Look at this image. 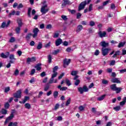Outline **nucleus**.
Here are the masks:
<instances>
[{
  "label": "nucleus",
  "instance_id": "nucleus-1",
  "mask_svg": "<svg viewBox=\"0 0 126 126\" xmlns=\"http://www.w3.org/2000/svg\"><path fill=\"white\" fill-rule=\"evenodd\" d=\"M110 87L111 90L112 91H116L117 94H119V93H120L122 90H123V88L117 87V84H113L110 85Z\"/></svg>",
  "mask_w": 126,
  "mask_h": 126
},
{
  "label": "nucleus",
  "instance_id": "nucleus-2",
  "mask_svg": "<svg viewBox=\"0 0 126 126\" xmlns=\"http://www.w3.org/2000/svg\"><path fill=\"white\" fill-rule=\"evenodd\" d=\"M14 113H15V110L13 109L12 110V112L11 113L10 116L6 119L4 123V125L5 126L9 122V121H11V120L14 118Z\"/></svg>",
  "mask_w": 126,
  "mask_h": 126
},
{
  "label": "nucleus",
  "instance_id": "nucleus-3",
  "mask_svg": "<svg viewBox=\"0 0 126 126\" xmlns=\"http://www.w3.org/2000/svg\"><path fill=\"white\" fill-rule=\"evenodd\" d=\"M78 91L80 94H83L84 92H88L89 89H88L87 86L84 85L83 87H80L78 88Z\"/></svg>",
  "mask_w": 126,
  "mask_h": 126
},
{
  "label": "nucleus",
  "instance_id": "nucleus-4",
  "mask_svg": "<svg viewBox=\"0 0 126 126\" xmlns=\"http://www.w3.org/2000/svg\"><path fill=\"white\" fill-rule=\"evenodd\" d=\"M22 94V91L21 90H18L15 93L13 94L14 98L19 99L21 98V94Z\"/></svg>",
  "mask_w": 126,
  "mask_h": 126
},
{
  "label": "nucleus",
  "instance_id": "nucleus-5",
  "mask_svg": "<svg viewBox=\"0 0 126 126\" xmlns=\"http://www.w3.org/2000/svg\"><path fill=\"white\" fill-rule=\"evenodd\" d=\"M87 4V1L86 0L82 1L78 6V11H80V10H82V9H84L85 6Z\"/></svg>",
  "mask_w": 126,
  "mask_h": 126
},
{
  "label": "nucleus",
  "instance_id": "nucleus-6",
  "mask_svg": "<svg viewBox=\"0 0 126 126\" xmlns=\"http://www.w3.org/2000/svg\"><path fill=\"white\" fill-rule=\"evenodd\" d=\"M110 51H111L110 48H101V53H102V56H103V57H106V56H107V55H108V54H109V52H110Z\"/></svg>",
  "mask_w": 126,
  "mask_h": 126
},
{
  "label": "nucleus",
  "instance_id": "nucleus-7",
  "mask_svg": "<svg viewBox=\"0 0 126 126\" xmlns=\"http://www.w3.org/2000/svg\"><path fill=\"white\" fill-rule=\"evenodd\" d=\"M70 59L67 60V59L66 58L64 59V60L63 61V67H66V66H67V65H68V64L70 63Z\"/></svg>",
  "mask_w": 126,
  "mask_h": 126
},
{
  "label": "nucleus",
  "instance_id": "nucleus-8",
  "mask_svg": "<svg viewBox=\"0 0 126 126\" xmlns=\"http://www.w3.org/2000/svg\"><path fill=\"white\" fill-rule=\"evenodd\" d=\"M63 3L62 4V6L64 7L66 5H70L71 4V2L69 0H63Z\"/></svg>",
  "mask_w": 126,
  "mask_h": 126
},
{
  "label": "nucleus",
  "instance_id": "nucleus-9",
  "mask_svg": "<svg viewBox=\"0 0 126 126\" xmlns=\"http://www.w3.org/2000/svg\"><path fill=\"white\" fill-rule=\"evenodd\" d=\"M98 35L100 38H104L107 35V32L105 31L102 32V31H99V32H98Z\"/></svg>",
  "mask_w": 126,
  "mask_h": 126
},
{
  "label": "nucleus",
  "instance_id": "nucleus-10",
  "mask_svg": "<svg viewBox=\"0 0 126 126\" xmlns=\"http://www.w3.org/2000/svg\"><path fill=\"white\" fill-rule=\"evenodd\" d=\"M57 75L58 72H53V74H52L51 78L49 80V83H54V78H55V77H57Z\"/></svg>",
  "mask_w": 126,
  "mask_h": 126
},
{
  "label": "nucleus",
  "instance_id": "nucleus-11",
  "mask_svg": "<svg viewBox=\"0 0 126 126\" xmlns=\"http://www.w3.org/2000/svg\"><path fill=\"white\" fill-rule=\"evenodd\" d=\"M38 32H39V29L35 28L33 30L32 37L33 38H36V36H38Z\"/></svg>",
  "mask_w": 126,
  "mask_h": 126
},
{
  "label": "nucleus",
  "instance_id": "nucleus-12",
  "mask_svg": "<svg viewBox=\"0 0 126 126\" xmlns=\"http://www.w3.org/2000/svg\"><path fill=\"white\" fill-rule=\"evenodd\" d=\"M100 45L103 48H107V47H109V43L106 42V41H101L100 43Z\"/></svg>",
  "mask_w": 126,
  "mask_h": 126
},
{
  "label": "nucleus",
  "instance_id": "nucleus-13",
  "mask_svg": "<svg viewBox=\"0 0 126 126\" xmlns=\"http://www.w3.org/2000/svg\"><path fill=\"white\" fill-rule=\"evenodd\" d=\"M63 43V39L61 38H59L57 40H56L55 41V45L56 47H59L61 44Z\"/></svg>",
  "mask_w": 126,
  "mask_h": 126
},
{
  "label": "nucleus",
  "instance_id": "nucleus-14",
  "mask_svg": "<svg viewBox=\"0 0 126 126\" xmlns=\"http://www.w3.org/2000/svg\"><path fill=\"white\" fill-rule=\"evenodd\" d=\"M41 65H42V64L41 63H38L36 64V65L34 66L35 68H36V70L40 71V70L42 69V67H41Z\"/></svg>",
  "mask_w": 126,
  "mask_h": 126
},
{
  "label": "nucleus",
  "instance_id": "nucleus-15",
  "mask_svg": "<svg viewBox=\"0 0 126 126\" xmlns=\"http://www.w3.org/2000/svg\"><path fill=\"white\" fill-rule=\"evenodd\" d=\"M57 88L58 89H60V91H65L66 90H67V87H62V86L59 85Z\"/></svg>",
  "mask_w": 126,
  "mask_h": 126
},
{
  "label": "nucleus",
  "instance_id": "nucleus-16",
  "mask_svg": "<svg viewBox=\"0 0 126 126\" xmlns=\"http://www.w3.org/2000/svg\"><path fill=\"white\" fill-rule=\"evenodd\" d=\"M111 82H112V83L121 84V81H120V80H119V79L117 78L112 79L111 80Z\"/></svg>",
  "mask_w": 126,
  "mask_h": 126
},
{
  "label": "nucleus",
  "instance_id": "nucleus-17",
  "mask_svg": "<svg viewBox=\"0 0 126 126\" xmlns=\"http://www.w3.org/2000/svg\"><path fill=\"white\" fill-rule=\"evenodd\" d=\"M82 29H83V26H82L81 25H79L77 27V30L76 31L77 32H79L80 31H81V30H82Z\"/></svg>",
  "mask_w": 126,
  "mask_h": 126
},
{
  "label": "nucleus",
  "instance_id": "nucleus-18",
  "mask_svg": "<svg viewBox=\"0 0 126 126\" xmlns=\"http://www.w3.org/2000/svg\"><path fill=\"white\" fill-rule=\"evenodd\" d=\"M17 23H18V26L20 27H22V25H23V23H22V20L20 19H18L17 20Z\"/></svg>",
  "mask_w": 126,
  "mask_h": 126
},
{
  "label": "nucleus",
  "instance_id": "nucleus-19",
  "mask_svg": "<svg viewBox=\"0 0 126 126\" xmlns=\"http://www.w3.org/2000/svg\"><path fill=\"white\" fill-rule=\"evenodd\" d=\"M52 83H50V81L46 85L45 88H44V91H48L49 90V89L50 88V84H52Z\"/></svg>",
  "mask_w": 126,
  "mask_h": 126
},
{
  "label": "nucleus",
  "instance_id": "nucleus-20",
  "mask_svg": "<svg viewBox=\"0 0 126 126\" xmlns=\"http://www.w3.org/2000/svg\"><path fill=\"white\" fill-rule=\"evenodd\" d=\"M106 94H103L98 97H97V100L98 101H103L104 99H105V97H106Z\"/></svg>",
  "mask_w": 126,
  "mask_h": 126
},
{
  "label": "nucleus",
  "instance_id": "nucleus-21",
  "mask_svg": "<svg viewBox=\"0 0 126 126\" xmlns=\"http://www.w3.org/2000/svg\"><path fill=\"white\" fill-rule=\"evenodd\" d=\"M126 103V97H124L123 98V101L120 102V106H124V105H125Z\"/></svg>",
  "mask_w": 126,
  "mask_h": 126
},
{
  "label": "nucleus",
  "instance_id": "nucleus-22",
  "mask_svg": "<svg viewBox=\"0 0 126 126\" xmlns=\"http://www.w3.org/2000/svg\"><path fill=\"white\" fill-rule=\"evenodd\" d=\"M121 54V51H117L115 52V53L113 55V56H112V58H117V56H120Z\"/></svg>",
  "mask_w": 126,
  "mask_h": 126
},
{
  "label": "nucleus",
  "instance_id": "nucleus-23",
  "mask_svg": "<svg viewBox=\"0 0 126 126\" xmlns=\"http://www.w3.org/2000/svg\"><path fill=\"white\" fill-rule=\"evenodd\" d=\"M21 31V27L18 26L15 29L16 34H19L20 33V31Z\"/></svg>",
  "mask_w": 126,
  "mask_h": 126
},
{
  "label": "nucleus",
  "instance_id": "nucleus-24",
  "mask_svg": "<svg viewBox=\"0 0 126 126\" xmlns=\"http://www.w3.org/2000/svg\"><path fill=\"white\" fill-rule=\"evenodd\" d=\"M25 107L26 109H28V110H30L31 109V104L29 103H26L25 104Z\"/></svg>",
  "mask_w": 126,
  "mask_h": 126
},
{
  "label": "nucleus",
  "instance_id": "nucleus-25",
  "mask_svg": "<svg viewBox=\"0 0 126 126\" xmlns=\"http://www.w3.org/2000/svg\"><path fill=\"white\" fill-rule=\"evenodd\" d=\"M43 48V43L42 42H39L38 44L37 45V46L36 47V49L37 50H41Z\"/></svg>",
  "mask_w": 126,
  "mask_h": 126
},
{
  "label": "nucleus",
  "instance_id": "nucleus-26",
  "mask_svg": "<svg viewBox=\"0 0 126 126\" xmlns=\"http://www.w3.org/2000/svg\"><path fill=\"white\" fill-rule=\"evenodd\" d=\"M31 11H32V8L29 7L28 10V15L30 18H31Z\"/></svg>",
  "mask_w": 126,
  "mask_h": 126
},
{
  "label": "nucleus",
  "instance_id": "nucleus-27",
  "mask_svg": "<svg viewBox=\"0 0 126 126\" xmlns=\"http://www.w3.org/2000/svg\"><path fill=\"white\" fill-rule=\"evenodd\" d=\"M40 11L42 13H43V14H45V13H47V12L49 11V9H41Z\"/></svg>",
  "mask_w": 126,
  "mask_h": 126
},
{
  "label": "nucleus",
  "instance_id": "nucleus-28",
  "mask_svg": "<svg viewBox=\"0 0 126 126\" xmlns=\"http://www.w3.org/2000/svg\"><path fill=\"white\" fill-rule=\"evenodd\" d=\"M18 123L17 122H10L8 125V126H17V124Z\"/></svg>",
  "mask_w": 126,
  "mask_h": 126
},
{
  "label": "nucleus",
  "instance_id": "nucleus-29",
  "mask_svg": "<svg viewBox=\"0 0 126 126\" xmlns=\"http://www.w3.org/2000/svg\"><path fill=\"white\" fill-rule=\"evenodd\" d=\"M4 107L6 110H7L8 109H9V107H10V105L9 104V103L6 102L4 105Z\"/></svg>",
  "mask_w": 126,
  "mask_h": 126
},
{
  "label": "nucleus",
  "instance_id": "nucleus-30",
  "mask_svg": "<svg viewBox=\"0 0 126 126\" xmlns=\"http://www.w3.org/2000/svg\"><path fill=\"white\" fill-rule=\"evenodd\" d=\"M1 113L2 115H6V114H7V110L5 108H2Z\"/></svg>",
  "mask_w": 126,
  "mask_h": 126
},
{
  "label": "nucleus",
  "instance_id": "nucleus-31",
  "mask_svg": "<svg viewBox=\"0 0 126 126\" xmlns=\"http://www.w3.org/2000/svg\"><path fill=\"white\" fill-rule=\"evenodd\" d=\"M10 91V87H7L4 88V93H8Z\"/></svg>",
  "mask_w": 126,
  "mask_h": 126
},
{
  "label": "nucleus",
  "instance_id": "nucleus-32",
  "mask_svg": "<svg viewBox=\"0 0 126 126\" xmlns=\"http://www.w3.org/2000/svg\"><path fill=\"white\" fill-rule=\"evenodd\" d=\"M0 57L1 58H2V59H7V58H8V56L5 55L4 53H2L0 54Z\"/></svg>",
  "mask_w": 126,
  "mask_h": 126
},
{
  "label": "nucleus",
  "instance_id": "nucleus-33",
  "mask_svg": "<svg viewBox=\"0 0 126 126\" xmlns=\"http://www.w3.org/2000/svg\"><path fill=\"white\" fill-rule=\"evenodd\" d=\"M65 83L67 86H70L71 85V83H70V81L68 79H66Z\"/></svg>",
  "mask_w": 126,
  "mask_h": 126
},
{
  "label": "nucleus",
  "instance_id": "nucleus-34",
  "mask_svg": "<svg viewBox=\"0 0 126 126\" xmlns=\"http://www.w3.org/2000/svg\"><path fill=\"white\" fill-rule=\"evenodd\" d=\"M125 45H126V42H120L119 43L118 47V48H122V47H124V46H125Z\"/></svg>",
  "mask_w": 126,
  "mask_h": 126
},
{
  "label": "nucleus",
  "instance_id": "nucleus-35",
  "mask_svg": "<svg viewBox=\"0 0 126 126\" xmlns=\"http://www.w3.org/2000/svg\"><path fill=\"white\" fill-rule=\"evenodd\" d=\"M53 96L54 98H57L58 96H59V92L58 91H55L53 93Z\"/></svg>",
  "mask_w": 126,
  "mask_h": 126
},
{
  "label": "nucleus",
  "instance_id": "nucleus-36",
  "mask_svg": "<svg viewBox=\"0 0 126 126\" xmlns=\"http://www.w3.org/2000/svg\"><path fill=\"white\" fill-rule=\"evenodd\" d=\"M52 55H48V60L49 63H52Z\"/></svg>",
  "mask_w": 126,
  "mask_h": 126
},
{
  "label": "nucleus",
  "instance_id": "nucleus-37",
  "mask_svg": "<svg viewBox=\"0 0 126 126\" xmlns=\"http://www.w3.org/2000/svg\"><path fill=\"white\" fill-rule=\"evenodd\" d=\"M30 99V97H29V96H25L24 99L23 100L24 103H26V102H27V101H28V100H29Z\"/></svg>",
  "mask_w": 126,
  "mask_h": 126
},
{
  "label": "nucleus",
  "instance_id": "nucleus-38",
  "mask_svg": "<svg viewBox=\"0 0 126 126\" xmlns=\"http://www.w3.org/2000/svg\"><path fill=\"white\" fill-rule=\"evenodd\" d=\"M93 10V4H90V5L89 6V9L88 11H92Z\"/></svg>",
  "mask_w": 126,
  "mask_h": 126
},
{
  "label": "nucleus",
  "instance_id": "nucleus-39",
  "mask_svg": "<svg viewBox=\"0 0 126 126\" xmlns=\"http://www.w3.org/2000/svg\"><path fill=\"white\" fill-rule=\"evenodd\" d=\"M69 12H70L72 14H74L76 12V11L74 9L71 10L70 9H68Z\"/></svg>",
  "mask_w": 126,
  "mask_h": 126
},
{
  "label": "nucleus",
  "instance_id": "nucleus-40",
  "mask_svg": "<svg viewBox=\"0 0 126 126\" xmlns=\"http://www.w3.org/2000/svg\"><path fill=\"white\" fill-rule=\"evenodd\" d=\"M30 83H32V84H34L35 83V78L32 77L31 79L29 81Z\"/></svg>",
  "mask_w": 126,
  "mask_h": 126
},
{
  "label": "nucleus",
  "instance_id": "nucleus-41",
  "mask_svg": "<svg viewBox=\"0 0 126 126\" xmlns=\"http://www.w3.org/2000/svg\"><path fill=\"white\" fill-rule=\"evenodd\" d=\"M31 36H32V33H28V35H27L26 36V39H27V40H29L30 38H31Z\"/></svg>",
  "mask_w": 126,
  "mask_h": 126
},
{
  "label": "nucleus",
  "instance_id": "nucleus-42",
  "mask_svg": "<svg viewBox=\"0 0 126 126\" xmlns=\"http://www.w3.org/2000/svg\"><path fill=\"white\" fill-rule=\"evenodd\" d=\"M15 42V38L13 37H11L9 39L10 43H14Z\"/></svg>",
  "mask_w": 126,
  "mask_h": 126
},
{
  "label": "nucleus",
  "instance_id": "nucleus-43",
  "mask_svg": "<svg viewBox=\"0 0 126 126\" xmlns=\"http://www.w3.org/2000/svg\"><path fill=\"white\" fill-rule=\"evenodd\" d=\"M79 83H80V80H76L74 82V85L78 86V85H79Z\"/></svg>",
  "mask_w": 126,
  "mask_h": 126
},
{
  "label": "nucleus",
  "instance_id": "nucleus-44",
  "mask_svg": "<svg viewBox=\"0 0 126 126\" xmlns=\"http://www.w3.org/2000/svg\"><path fill=\"white\" fill-rule=\"evenodd\" d=\"M14 74L15 76H17V75L19 74V70H18V69H16L14 71Z\"/></svg>",
  "mask_w": 126,
  "mask_h": 126
},
{
  "label": "nucleus",
  "instance_id": "nucleus-45",
  "mask_svg": "<svg viewBox=\"0 0 126 126\" xmlns=\"http://www.w3.org/2000/svg\"><path fill=\"white\" fill-rule=\"evenodd\" d=\"M113 109L115 110V111H120L121 110V106H117L115 107H114Z\"/></svg>",
  "mask_w": 126,
  "mask_h": 126
},
{
  "label": "nucleus",
  "instance_id": "nucleus-46",
  "mask_svg": "<svg viewBox=\"0 0 126 126\" xmlns=\"http://www.w3.org/2000/svg\"><path fill=\"white\" fill-rule=\"evenodd\" d=\"M30 63H32L31 58H30V57L27 58V64H30Z\"/></svg>",
  "mask_w": 126,
  "mask_h": 126
},
{
  "label": "nucleus",
  "instance_id": "nucleus-47",
  "mask_svg": "<svg viewBox=\"0 0 126 126\" xmlns=\"http://www.w3.org/2000/svg\"><path fill=\"white\" fill-rule=\"evenodd\" d=\"M1 28H4L6 27V22H3L0 26Z\"/></svg>",
  "mask_w": 126,
  "mask_h": 126
},
{
  "label": "nucleus",
  "instance_id": "nucleus-48",
  "mask_svg": "<svg viewBox=\"0 0 126 126\" xmlns=\"http://www.w3.org/2000/svg\"><path fill=\"white\" fill-rule=\"evenodd\" d=\"M59 69V66H55L53 68V72H57V70Z\"/></svg>",
  "mask_w": 126,
  "mask_h": 126
},
{
  "label": "nucleus",
  "instance_id": "nucleus-49",
  "mask_svg": "<svg viewBox=\"0 0 126 126\" xmlns=\"http://www.w3.org/2000/svg\"><path fill=\"white\" fill-rule=\"evenodd\" d=\"M90 26L91 27H93V26H95V22H94L93 21H91L90 22Z\"/></svg>",
  "mask_w": 126,
  "mask_h": 126
},
{
  "label": "nucleus",
  "instance_id": "nucleus-50",
  "mask_svg": "<svg viewBox=\"0 0 126 126\" xmlns=\"http://www.w3.org/2000/svg\"><path fill=\"white\" fill-rule=\"evenodd\" d=\"M70 98H69V99H68L66 102L65 103V106H68L69 105V104H70Z\"/></svg>",
  "mask_w": 126,
  "mask_h": 126
},
{
  "label": "nucleus",
  "instance_id": "nucleus-51",
  "mask_svg": "<svg viewBox=\"0 0 126 126\" xmlns=\"http://www.w3.org/2000/svg\"><path fill=\"white\" fill-rule=\"evenodd\" d=\"M62 18L64 20V21H66L67 20V18L66 17V16L62 15L61 16Z\"/></svg>",
  "mask_w": 126,
  "mask_h": 126
},
{
  "label": "nucleus",
  "instance_id": "nucleus-52",
  "mask_svg": "<svg viewBox=\"0 0 126 126\" xmlns=\"http://www.w3.org/2000/svg\"><path fill=\"white\" fill-rule=\"evenodd\" d=\"M71 74L73 76H74L77 74V71H72L71 72Z\"/></svg>",
  "mask_w": 126,
  "mask_h": 126
},
{
  "label": "nucleus",
  "instance_id": "nucleus-53",
  "mask_svg": "<svg viewBox=\"0 0 126 126\" xmlns=\"http://www.w3.org/2000/svg\"><path fill=\"white\" fill-rule=\"evenodd\" d=\"M102 84H108V83H109V82L107 80L103 79L102 80Z\"/></svg>",
  "mask_w": 126,
  "mask_h": 126
},
{
  "label": "nucleus",
  "instance_id": "nucleus-54",
  "mask_svg": "<svg viewBox=\"0 0 126 126\" xmlns=\"http://www.w3.org/2000/svg\"><path fill=\"white\" fill-rule=\"evenodd\" d=\"M15 14V11L13 10L11 13L9 14V17H11V15H14Z\"/></svg>",
  "mask_w": 126,
  "mask_h": 126
},
{
  "label": "nucleus",
  "instance_id": "nucleus-55",
  "mask_svg": "<svg viewBox=\"0 0 126 126\" xmlns=\"http://www.w3.org/2000/svg\"><path fill=\"white\" fill-rule=\"evenodd\" d=\"M59 108H60V104H59L58 103H57L54 107V110L55 111H56V110H58V109H59Z\"/></svg>",
  "mask_w": 126,
  "mask_h": 126
},
{
  "label": "nucleus",
  "instance_id": "nucleus-56",
  "mask_svg": "<svg viewBox=\"0 0 126 126\" xmlns=\"http://www.w3.org/2000/svg\"><path fill=\"white\" fill-rule=\"evenodd\" d=\"M81 13H77V19H80V18H81Z\"/></svg>",
  "mask_w": 126,
  "mask_h": 126
},
{
  "label": "nucleus",
  "instance_id": "nucleus-57",
  "mask_svg": "<svg viewBox=\"0 0 126 126\" xmlns=\"http://www.w3.org/2000/svg\"><path fill=\"white\" fill-rule=\"evenodd\" d=\"M60 36V33H54L53 38H58Z\"/></svg>",
  "mask_w": 126,
  "mask_h": 126
},
{
  "label": "nucleus",
  "instance_id": "nucleus-58",
  "mask_svg": "<svg viewBox=\"0 0 126 126\" xmlns=\"http://www.w3.org/2000/svg\"><path fill=\"white\" fill-rule=\"evenodd\" d=\"M115 64H116V61L112 60L110 62V65H115Z\"/></svg>",
  "mask_w": 126,
  "mask_h": 126
},
{
  "label": "nucleus",
  "instance_id": "nucleus-59",
  "mask_svg": "<svg viewBox=\"0 0 126 126\" xmlns=\"http://www.w3.org/2000/svg\"><path fill=\"white\" fill-rule=\"evenodd\" d=\"M99 54H100V51H99V50H96L94 52L95 56H99Z\"/></svg>",
  "mask_w": 126,
  "mask_h": 126
},
{
  "label": "nucleus",
  "instance_id": "nucleus-60",
  "mask_svg": "<svg viewBox=\"0 0 126 126\" xmlns=\"http://www.w3.org/2000/svg\"><path fill=\"white\" fill-rule=\"evenodd\" d=\"M110 8L111 9H115V8H116V5H115L114 3H112L111 4Z\"/></svg>",
  "mask_w": 126,
  "mask_h": 126
},
{
  "label": "nucleus",
  "instance_id": "nucleus-61",
  "mask_svg": "<svg viewBox=\"0 0 126 126\" xmlns=\"http://www.w3.org/2000/svg\"><path fill=\"white\" fill-rule=\"evenodd\" d=\"M59 53H60V49H57L54 51L53 52V55H57V54H59Z\"/></svg>",
  "mask_w": 126,
  "mask_h": 126
},
{
  "label": "nucleus",
  "instance_id": "nucleus-62",
  "mask_svg": "<svg viewBox=\"0 0 126 126\" xmlns=\"http://www.w3.org/2000/svg\"><path fill=\"white\" fill-rule=\"evenodd\" d=\"M79 110L80 112H82V111H84V107H83V106H80L79 107Z\"/></svg>",
  "mask_w": 126,
  "mask_h": 126
},
{
  "label": "nucleus",
  "instance_id": "nucleus-63",
  "mask_svg": "<svg viewBox=\"0 0 126 126\" xmlns=\"http://www.w3.org/2000/svg\"><path fill=\"white\" fill-rule=\"evenodd\" d=\"M10 60H16L15 58H14V55L11 54L9 57Z\"/></svg>",
  "mask_w": 126,
  "mask_h": 126
},
{
  "label": "nucleus",
  "instance_id": "nucleus-64",
  "mask_svg": "<svg viewBox=\"0 0 126 126\" xmlns=\"http://www.w3.org/2000/svg\"><path fill=\"white\" fill-rule=\"evenodd\" d=\"M31 59L32 60V63H34V62L36 61V57H32Z\"/></svg>",
  "mask_w": 126,
  "mask_h": 126
}]
</instances>
